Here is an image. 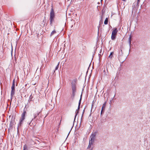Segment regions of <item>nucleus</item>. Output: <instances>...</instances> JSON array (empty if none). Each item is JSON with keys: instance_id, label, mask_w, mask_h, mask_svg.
Wrapping results in <instances>:
<instances>
[{"instance_id": "nucleus-1", "label": "nucleus", "mask_w": 150, "mask_h": 150, "mask_svg": "<svg viewBox=\"0 0 150 150\" xmlns=\"http://www.w3.org/2000/svg\"><path fill=\"white\" fill-rule=\"evenodd\" d=\"M76 81L75 80H74L72 81L71 83V89H72V94L71 97L74 98L75 95V93L76 92Z\"/></svg>"}, {"instance_id": "nucleus-2", "label": "nucleus", "mask_w": 150, "mask_h": 150, "mask_svg": "<svg viewBox=\"0 0 150 150\" xmlns=\"http://www.w3.org/2000/svg\"><path fill=\"white\" fill-rule=\"evenodd\" d=\"M55 15L54 12V9L53 8H51L50 14V25H52V23L53 21L54 20V18Z\"/></svg>"}, {"instance_id": "nucleus-3", "label": "nucleus", "mask_w": 150, "mask_h": 150, "mask_svg": "<svg viewBox=\"0 0 150 150\" xmlns=\"http://www.w3.org/2000/svg\"><path fill=\"white\" fill-rule=\"evenodd\" d=\"M117 32L118 30L117 28H115L112 30L111 37V39L112 40H114L115 39Z\"/></svg>"}, {"instance_id": "nucleus-4", "label": "nucleus", "mask_w": 150, "mask_h": 150, "mask_svg": "<svg viewBox=\"0 0 150 150\" xmlns=\"http://www.w3.org/2000/svg\"><path fill=\"white\" fill-rule=\"evenodd\" d=\"M15 80L14 79L13 81L12 85L11 88V95L12 96H13L15 93Z\"/></svg>"}, {"instance_id": "nucleus-5", "label": "nucleus", "mask_w": 150, "mask_h": 150, "mask_svg": "<svg viewBox=\"0 0 150 150\" xmlns=\"http://www.w3.org/2000/svg\"><path fill=\"white\" fill-rule=\"evenodd\" d=\"M54 104H47L46 105L47 108L49 109L52 110L54 107Z\"/></svg>"}, {"instance_id": "nucleus-6", "label": "nucleus", "mask_w": 150, "mask_h": 150, "mask_svg": "<svg viewBox=\"0 0 150 150\" xmlns=\"http://www.w3.org/2000/svg\"><path fill=\"white\" fill-rule=\"evenodd\" d=\"M26 114V109L25 108V110H24L23 112L22 113V114L21 115V118L22 119V120H23V119L24 120L25 119V116Z\"/></svg>"}, {"instance_id": "nucleus-7", "label": "nucleus", "mask_w": 150, "mask_h": 150, "mask_svg": "<svg viewBox=\"0 0 150 150\" xmlns=\"http://www.w3.org/2000/svg\"><path fill=\"white\" fill-rule=\"evenodd\" d=\"M96 132H94L90 136V140H94L95 138V137L96 136Z\"/></svg>"}, {"instance_id": "nucleus-8", "label": "nucleus", "mask_w": 150, "mask_h": 150, "mask_svg": "<svg viewBox=\"0 0 150 150\" xmlns=\"http://www.w3.org/2000/svg\"><path fill=\"white\" fill-rule=\"evenodd\" d=\"M24 120V119L22 120V119L20 118V122L19 124H18V127H17V130L18 132V131L19 128L21 126V124L22 123V122Z\"/></svg>"}, {"instance_id": "nucleus-9", "label": "nucleus", "mask_w": 150, "mask_h": 150, "mask_svg": "<svg viewBox=\"0 0 150 150\" xmlns=\"http://www.w3.org/2000/svg\"><path fill=\"white\" fill-rule=\"evenodd\" d=\"M106 104H104L103 105L102 107V108L101 114H102L103 112H104V110L106 106Z\"/></svg>"}, {"instance_id": "nucleus-10", "label": "nucleus", "mask_w": 150, "mask_h": 150, "mask_svg": "<svg viewBox=\"0 0 150 150\" xmlns=\"http://www.w3.org/2000/svg\"><path fill=\"white\" fill-rule=\"evenodd\" d=\"M80 104H79V105H78V109H77V110H76V115H75V118L76 117V115H77L78 113L79 110L80 108Z\"/></svg>"}, {"instance_id": "nucleus-11", "label": "nucleus", "mask_w": 150, "mask_h": 150, "mask_svg": "<svg viewBox=\"0 0 150 150\" xmlns=\"http://www.w3.org/2000/svg\"><path fill=\"white\" fill-rule=\"evenodd\" d=\"M94 142V140H90L89 144H90L91 145H93V144Z\"/></svg>"}, {"instance_id": "nucleus-12", "label": "nucleus", "mask_w": 150, "mask_h": 150, "mask_svg": "<svg viewBox=\"0 0 150 150\" xmlns=\"http://www.w3.org/2000/svg\"><path fill=\"white\" fill-rule=\"evenodd\" d=\"M108 18H106L104 22V23L105 24L107 25L108 24Z\"/></svg>"}, {"instance_id": "nucleus-13", "label": "nucleus", "mask_w": 150, "mask_h": 150, "mask_svg": "<svg viewBox=\"0 0 150 150\" xmlns=\"http://www.w3.org/2000/svg\"><path fill=\"white\" fill-rule=\"evenodd\" d=\"M56 33V31L55 30H53L51 33L50 36H52L54 34H55Z\"/></svg>"}, {"instance_id": "nucleus-14", "label": "nucleus", "mask_w": 150, "mask_h": 150, "mask_svg": "<svg viewBox=\"0 0 150 150\" xmlns=\"http://www.w3.org/2000/svg\"><path fill=\"white\" fill-rule=\"evenodd\" d=\"M23 150H28L27 146L25 144L23 146Z\"/></svg>"}, {"instance_id": "nucleus-15", "label": "nucleus", "mask_w": 150, "mask_h": 150, "mask_svg": "<svg viewBox=\"0 0 150 150\" xmlns=\"http://www.w3.org/2000/svg\"><path fill=\"white\" fill-rule=\"evenodd\" d=\"M113 52H112L110 53V55L109 56V58L110 59H111L112 58V57H113L112 54H113Z\"/></svg>"}, {"instance_id": "nucleus-16", "label": "nucleus", "mask_w": 150, "mask_h": 150, "mask_svg": "<svg viewBox=\"0 0 150 150\" xmlns=\"http://www.w3.org/2000/svg\"><path fill=\"white\" fill-rule=\"evenodd\" d=\"M40 112H38L37 114H35L34 115V119H35L36 117L38 115H39Z\"/></svg>"}, {"instance_id": "nucleus-17", "label": "nucleus", "mask_w": 150, "mask_h": 150, "mask_svg": "<svg viewBox=\"0 0 150 150\" xmlns=\"http://www.w3.org/2000/svg\"><path fill=\"white\" fill-rule=\"evenodd\" d=\"M28 107V104H26L25 105V107L24 108V110H25V109L26 108V111L27 110V108Z\"/></svg>"}, {"instance_id": "nucleus-18", "label": "nucleus", "mask_w": 150, "mask_h": 150, "mask_svg": "<svg viewBox=\"0 0 150 150\" xmlns=\"http://www.w3.org/2000/svg\"><path fill=\"white\" fill-rule=\"evenodd\" d=\"M59 63H58V65H57V67H56L55 68V70H57L58 69V67H59Z\"/></svg>"}, {"instance_id": "nucleus-19", "label": "nucleus", "mask_w": 150, "mask_h": 150, "mask_svg": "<svg viewBox=\"0 0 150 150\" xmlns=\"http://www.w3.org/2000/svg\"><path fill=\"white\" fill-rule=\"evenodd\" d=\"M131 36H130L129 38V43L130 45V44L131 43Z\"/></svg>"}, {"instance_id": "nucleus-20", "label": "nucleus", "mask_w": 150, "mask_h": 150, "mask_svg": "<svg viewBox=\"0 0 150 150\" xmlns=\"http://www.w3.org/2000/svg\"><path fill=\"white\" fill-rule=\"evenodd\" d=\"M91 145L90 144H89V145L88 146V147H87V148L88 149H89L91 147Z\"/></svg>"}, {"instance_id": "nucleus-21", "label": "nucleus", "mask_w": 150, "mask_h": 150, "mask_svg": "<svg viewBox=\"0 0 150 150\" xmlns=\"http://www.w3.org/2000/svg\"><path fill=\"white\" fill-rule=\"evenodd\" d=\"M9 105H10V107H11L12 106H13V104H11V103H10V104H9Z\"/></svg>"}, {"instance_id": "nucleus-22", "label": "nucleus", "mask_w": 150, "mask_h": 150, "mask_svg": "<svg viewBox=\"0 0 150 150\" xmlns=\"http://www.w3.org/2000/svg\"><path fill=\"white\" fill-rule=\"evenodd\" d=\"M81 98H80V99L79 101V103H81Z\"/></svg>"}, {"instance_id": "nucleus-23", "label": "nucleus", "mask_w": 150, "mask_h": 150, "mask_svg": "<svg viewBox=\"0 0 150 150\" xmlns=\"http://www.w3.org/2000/svg\"><path fill=\"white\" fill-rule=\"evenodd\" d=\"M5 104L7 106V108L8 106V103Z\"/></svg>"}, {"instance_id": "nucleus-24", "label": "nucleus", "mask_w": 150, "mask_h": 150, "mask_svg": "<svg viewBox=\"0 0 150 150\" xmlns=\"http://www.w3.org/2000/svg\"><path fill=\"white\" fill-rule=\"evenodd\" d=\"M12 121H11L10 122V125H12Z\"/></svg>"}, {"instance_id": "nucleus-25", "label": "nucleus", "mask_w": 150, "mask_h": 150, "mask_svg": "<svg viewBox=\"0 0 150 150\" xmlns=\"http://www.w3.org/2000/svg\"><path fill=\"white\" fill-rule=\"evenodd\" d=\"M139 1L140 0H137V4H138L139 2Z\"/></svg>"}, {"instance_id": "nucleus-26", "label": "nucleus", "mask_w": 150, "mask_h": 150, "mask_svg": "<svg viewBox=\"0 0 150 150\" xmlns=\"http://www.w3.org/2000/svg\"><path fill=\"white\" fill-rule=\"evenodd\" d=\"M93 104H92V107H93Z\"/></svg>"}, {"instance_id": "nucleus-27", "label": "nucleus", "mask_w": 150, "mask_h": 150, "mask_svg": "<svg viewBox=\"0 0 150 150\" xmlns=\"http://www.w3.org/2000/svg\"><path fill=\"white\" fill-rule=\"evenodd\" d=\"M92 149H93V148H91V149L90 150H92Z\"/></svg>"}, {"instance_id": "nucleus-28", "label": "nucleus", "mask_w": 150, "mask_h": 150, "mask_svg": "<svg viewBox=\"0 0 150 150\" xmlns=\"http://www.w3.org/2000/svg\"><path fill=\"white\" fill-rule=\"evenodd\" d=\"M123 1H125L126 0H122Z\"/></svg>"}]
</instances>
